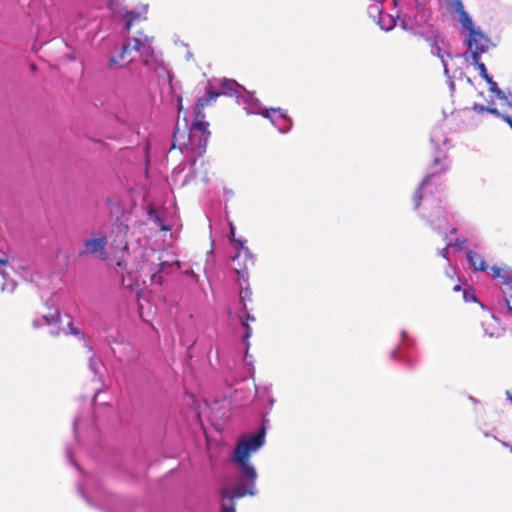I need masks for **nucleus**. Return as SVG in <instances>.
I'll return each instance as SVG.
<instances>
[{"label": "nucleus", "instance_id": "49", "mask_svg": "<svg viewBox=\"0 0 512 512\" xmlns=\"http://www.w3.org/2000/svg\"><path fill=\"white\" fill-rule=\"evenodd\" d=\"M371 1L374 2L373 4L381 5L385 0H371Z\"/></svg>", "mask_w": 512, "mask_h": 512}, {"label": "nucleus", "instance_id": "48", "mask_svg": "<svg viewBox=\"0 0 512 512\" xmlns=\"http://www.w3.org/2000/svg\"><path fill=\"white\" fill-rule=\"evenodd\" d=\"M178 132H179V129L177 128V130L175 131V133L173 135L174 141H178Z\"/></svg>", "mask_w": 512, "mask_h": 512}, {"label": "nucleus", "instance_id": "12", "mask_svg": "<svg viewBox=\"0 0 512 512\" xmlns=\"http://www.w3.org/2000/svg\"><path fill=\"white\" fill-rule=\"evenodd\" d=\"M146 13H147V10L144 7L142 9V11H135V10L127 11V10H125L123 13L121 11H118V12L114 11L113 12V17H114V21L115 22L117 21V17L118 16H122L123 17L124 25H123L121 33H122L123 36H125V35H127L129 33L130 29L136 23L146 19Z\"/></svg>", "mask_w": 512, "mask_h": 512}, {"label": "nucleus", "instance_id": "41", "mask_svg": "<svg viewBox=\"0 0 512 512\" xmlns=\"http://www.w3.org/2000/svg\"><path fill=\"white\" fill-rule=\"evenodd\" d=\"M445 273H446V275H447L448 277L453 278V276H454V274H455V270H454V268L449 267V269H447Z\"/></svg>", "mask_w": 512, "mask_h": 512}, {"label": "nucleus", "instance_id": "45", "mask_svg": "<svg viewBox=\"0 0 512 512\" xmlns=\"http://www.w3.org/2000/svg\"><path fill=\"white\" fill-rule=\"evenodd\" d=\"M506 123L511 127L512 129V117H507L506 118Z\"/></svg>", "mask_w": 512, "mask_h": 512}, {"label": "nucleus", "instance_id": "35", "mask_svg": "<svg viewBox=\"0 0 512 512\" xmlns=\"http://www.w3.org/2000/svg\"><path fill=\"white\" fill-rule=\"evenodd\" d=\"M78 491H79V493L82 495V497H83V498H84L88 503L92 504V502H91L90 498L88 497V495H87V493H86V491H85V489H84V487H83L82 485H79V486H78Z\"/></svg>", "mask_w": 512, "mask_h": 512}, {"label": "nucleus", "instance_id": "38", "mask_svg": "<svg viewBox=\"0 0 512 512\" xmlns=\"http://www.w3.org/2000/svg\"><path fill=\"white\" fill-rule=\"evenodd\" d=\"M66 454H67V457H68L70 463L73 464L77 469H79L78 465L74 462V460L72 458V454H71L70 449L66 450Z\"/></svg>", "mask_w": 512, "mask_h": 512}, {"label": "nucleus", "instance_id": "29", "mask_svg": "<svg viewBox=\"0 0 512 512\" xmlns=\"http://www.w3.org/2000/svg\"><path fill=\"white\" fill-rule=\"evenodd\" d=\"M463 299L465 302H477L473 289H463Z\"/></svg>", "mask_w": 512, "mask_h": 512}, {"label": "nucleus", "instance_id": "24", "mask_svg": "<svg viewBox=\"0 0 512 512\" xmlns=\"http://www.w3.org/2000/svg\"><path fill=\"white\" fill-rule=\"evenodd\" d=\"M383 13L382 6L379 4H372L368 7V15L370 18H372L375 22L380 17V15Z\"/></svg>", "mask_w": 512, "mask_h": 512}, {"label": "nucleus", "instance_id": "33", "mask_svg": "<svg viewBox=\"0 0 512 512\" xmlns=\"http://www.w3.org/2000/svg\"><path fill=\"white\" fill-rule=\"evenodd\" d=\"M504 285V293H512V276L505 280Z\"/></svg>", "mask_w": 512, "mask_h": 512}, {"label": "nucleus", "instance_id": "40", "mask_svg": "<svg viewBox=\"0 0 512 512\" xmlns=\"http://www.w3.org/2000/svg\"><path fill=\"white\" fill-rule=\"evenodd\" d=\"M185 274L189 275L190 277H192L195 281L198 280V276L194 273L193 270H187L185 271Z\"/></svg>", "mask_w": 512, "mask_h": 512}, {"label": "nucleus", "instance_id": "46", "mask_svg": "<svg viewBox=\"0 0 512 512\" xmlns=\"http://www.w3.org/2000/svg\"><path fill=\"white\" fill-rule=\"evenodd\" d=\"M142 309H143V306H142V304L140 303V304H139V312H140L141 317L145 320V318H144V314H143V310H142Z\"/></svg>", "mask_w": 512, "mask_h": 512}, {"label": "nucleus", "instance_id": "11", "mask_svg": "<svg viewBox=\"0 0 512 512\" xmlns=\"http://www.w3.org/2000/svg\"><path fill=\"white\" fill-rule=\"evenodd\" d=\"M466 43L468 47L466 55L469 54L472 61H477V58L488 51L490 39L479 29L468 33Z\"/></svg>", "mask_w": 512, "mask_h": 512}, {"label": "nucleus", "instance_id": "42", "mask_svg": "<svg viewBox=\"0 0 512 512\" xmlns=\"http://www.w3.org/2000/svg\"><path fill=\"white\" fill-rule=\"evenodd\" d=\"M101 394V390L100 389H97L96 393L94 394V397H93V404L96 405V399L99 397V395Z\"/></svg>", "mask_w": 512, "mask_h": 512}, {"label": "nucleus", "instance_id": "8", "mask_svg": "<svg viewBox=\"0 0 512 512\" xmlns=\"http://www.w3.org/2000/svg\"><path fill=\"white\" fill-rule=\"evenodd\" d=\"M415 345L416 340L410 336L406 330H401L400 343L391 350L390 358L392 360L401 362L407 367H414L417 363V360L409 354V350L413 349Z\"/></svg>", "mask_w": 512, "mask_h": 512}, {"label": "nucleus", "instance_id": "28", "mask_svg": "<svg viewBox=\"0 0 512 512\" xmlns=\"http://www.w3.org/2000/svg\"><path fill=\"white\" fill-rule=\"evenodd\" d=\"M63 331L66 334H71V335L79 336L81 338L84 337L83 334L80 332V330L74 326V324H73L71 319H69V321L67 323V327L65 329H63Z\"/></svg>", "mask_w": 512, "mask_h": 512}, {"label": "nucleus", "instance_id": "51", "mask_svg": "<svg viewBox=\"0 0 512 512\" xmlns=\"http://www.w3.org/2000/svg\"><path fill=\"white\" fill-rule=\"evenodd\" d=\"M484 436H485V437H490V436H491V433H490V432H484Z\"/></svg>", "mask_w": 512, "mask_h": 512}, {"label": "nucleus", "instance_id": "10", "mask_svg": "<svg viewBox=\"0 0 512 512\" xmlns=\"http://www.w3.org/2000/svg\"><path fill=\"white\" fill-rule=\"evenodd\" d=\"M149 217L159 226L161 231L179 229V219L173 204L163 207L160 210L150 209Z\"/></svg>", "mask_w": 512, "mask_h": 512}, {"label": "nucleus", "instance_id": "15", "mask_svg": "<svg viewBox=\"0 0 512 512\" xmlns=\"http://www.w3.org/2000/svg\"><path fill=\"white\" fill-rule=\"evenodd\" d=\"M60 322V315L57 309L54 310V312H50L48 314L43 315L41 318H36L33 321L34 327L38 328L44 325H47L50 327L49 333L51 335H59L60 329L58 327V324Z\"/></svg>", "mask_w": 512, "mask_h": 512}, {"label": "nucleus", "instance_id": "30", "mask_svg": "<svg viewBox=\"0 0 512 512\" xmlns=\"http://www.w3.org/2000/svg\"><path fill=\"white\" fill-rule=\"evenodd\" d=\"M251 296H252V292H251V289L249 288V286L244 287V288L241 289V291H240V299L243 302V304H245V301H250L251 300Z\"/></svg>", "mask_w": 512, "mask_h": 512}, {"label": "nucleus", "instance_id": "26", "mask_svg": "<svg viewBox=\"0 0 512 512\" xmlns=\"http://www.w3.org/2000/svg\"><path fill=\"white\" fill-rule=\"evenodd\" d=\"M462 24L468 33L479 30L478 28H475L472 19L465 12L462 14Z\"/></svg>", "mask_w": 512, "mask_h": 512}, {"label": "nucleus", "instance_id": "31", "mask_svg": "<svg viewBox=\"0 0 512 512\" xmlns=\"http://www.w3.org/2000/svg\"><path fill=\"white\" fill-rule=\"evenodd\" d=\"M487 112L490 113V114L495 115L496 117H499V118L503 119L505 122H506V118L510 117L507 114L501 113L497 108L491 107V106H489V108L487 109Z\"/></svg>", "mask_w": 512, "mask_h": 512}, {"label": "nucleus", "instance_id": "25", "mask_svg": "<svg viewBox=\"0 0 512 512\" xmlns=\"http://www.w3.org/2000/svg\"><path fill=\"white\" fill-rule=\"evenodd\" d=\"M495 96L501 101H508V108L512 110V93L499 89L496 91Z\"/></svg>", "mask_w": 512, "mask_h": 512}, {"label": "nucleus", "instance_id": "17", "mask_svg": "<svg viewBox=\"0 0 512 512\" xmlns=\"http://www.w3.org/2000/svg\"><path fill=\"white\" fill-rule=\"evenodd\" d=\"M239 318L242 320V327L244 329L243 343L245 345V350L247 352L248 349H249V345H250L249 344V338L252 335V328L249 326L248 322H254L255 321V317L247 311L246 304H243V311L239 315ZM247 357H248V354L246 353V356H245L246 360H247Z\"/></svg>", "mask_w": 512, "mask_h": 512}, {"label": "nucleus", "instance_id": "3", "mask_svg": "<svg viewBox=\"0 0 512 512\" xmlns=\"http://www.w3.org/2000/svg\"><path fill=\"white\" fill-rule=\"evenodd\" d=\"M265 443V428L256 434H250L240 439L233 451L231 461L236 467L239 483L235 486L222 488V512H236L232 500L246 495L256 494L257 471L250 461L252 454L256 453Z\"/></svg>", "mask_w": 512, "mask_h": 512}, {"label": "nucleus", "instance_id": "36", "mask_svg": "<svg viewBox=\"0 0 512 512\" xmlns=\"http://www.w3.org/2000/svg\"><path fill=\"white\" fill-rule=\"evenodd\" d=\"M487 83L489 84L490 91L493 92L494 94L496 93L497 90H499L497 83L492 79V77H490V82Z\"/></svg>", "mask_w": 512, "mask_h": 512}, {"label": "nucleus", "instance_id": "13", "mask_svg": "<svg viewBox=\"0 0 512 512\" xmlns=\"http://www.w3.org/2000/svg\"><path fill=\"white\" fill-rule=\"evenodd\" d=\"M73 426L76 439H80L84 434L92 435L97 430L96 418L89 414L85 417L78 415L74 420Z\"/></svg>", "mask_w": 512, "mask_h": 512}, {"label": "nucleus", "instance_id": "1", "mask_svg": "<svg viewBox=\"0 0 512 512\" xmlns=\"http://www.w3.org/2000/svg\"><path fill=\"white\" fill-rule=\"evenodd\" d=\"M235 96L236 101L247 114L261 115L282 134L288 133L292 128V120L281 108H264L260 101L244 87L231 79H220L209 82L205 95L198 98L195 106L193 123L189 129L188 142L184 143L187 149L197 156H202L206 150L210 132L209 123L205 121L203 109L215 101L220 95Z\"/></svg>", "mask_w": 512, "mask_h": 512}, {"label": "nucleus", "instance_id": "23", "mask_svg": "<svg viewBox=\"0 0 512 512\" xmlns=\"http://www.w3.org/2000/svg\"><path fill=\"white\" fill-rule=\"evenodd\" d=\"M472 63L476 66L477 70L479 71L480 76L486 82H490L491 76L488 74L485 64L480 62V58H477V61H472Z\"/></svg>", "mask_w": 512, "mask_h": 512}, {"label": "nucleus", "instance_id": "2", "mask_svg": "<svg viewBox=\"0 0 512 512\" xmlns=\"http://www.w3.org/2000/svg\"><path fill=\"white\" fill-rule=\"evenodd\" d=\"M431 0H393L397 10L399 27L413 36L424 39L431 48V54L438 57L443 65L444 74L448 76L446 57L451 53L444 51L445 39L433 22Z\"/></svg>", "mask_w": 512, "mask_h": 512}, {"label": "nucleus", "instance_id": "9", "mask_svg": "<svg viewBox=\"0 0 512 512\" xmlns=\"http://www.w3.org/2000/svg\"><path fill=\"white\" fill-rule=\"evenodd\" d=\"M158 263L146 264L143 263L140 267V272L150 277L152 283L161 285L163 282L162 274L170 273L174 267L180 269L179 261H168L163 258V256H158Z\"/></svg>", "mask_w": 512, "mask_h": 512}, {"label": "nucleus", "instance_id": "19", "mask_svg": "<svg viewBox=\"0 0 512 512\" xmlns=\"http://www.w3.org/2000/svg\"><path fill=\"white\" fill-rule=\"evenodd\" d=\"M7 264H8L7 259L0 257V267H2L0 269V274H1L2 278L4 279V282L1 285V290L3 292L11 293L15 290L17 284L13 279H8L9 273L6 270Z\"/></svg>", "mask_w": 512, "mask_h": 512}, {"label": "nucleus", "instance_id": "55", "mask_svg": "<svg viewBox=\"0 0 512 512\" xmlns=\"http://www.w3.org/2000/svg\"><path fill=\"white\" fill-rule=\"evenodd\" d=\"M109 8H110V10H113V4L112 3L109 5Z\"/></svg>", "mask_w": 512, "mask_h": 512}, {"label": "nucleus", "instance_id": "4", "mask_svg": "<svg viewBox=\"0 0 512 512\" xmlns=\"http://www.w3.org/2000/svg\"><path fill=\"white\" fill-rule=\"evenodd\" d=\"M431 144L434 147L433 171L427 175L421 182L414 195V207L418 209L421 200H424L425 206L431 205L435 199L434 194L440 195L438 176L445 173L449 168V161L446 152L449 149V139L442 127H435L431 132Z\"/></svg>", "mask_w": 512, "mask_h": 512}, {"label": "nucleus", "instance_id": "56", "mask_svg": "<svg viewBox=\"0 0 512 512\" xmlns=\"http://www.w3.org/2000/svg\"><path fill=\"white\" fill-rule=\"evenodd\" d=\"M206 180H207V178H206V176H204V177L202 178V181H204V182H205Z\"/></svg>", "mask_w": 512, "mask_h": 512}, {"label": "nucleus", "instance_id": "20", "mask_svg": "<svg viewBox=\"0 0 512 512\" xmlns=\"http://www.w3.org/2000/svg\"><path fill=\"white\" fill-rule=\"evenodd\" d=\"M466 257L470 265L474 268V270H479L483 272L488 271L489 267L481 254L470 250L467 252Z\"/></svg>", "mask_w": 512, "mask_h": 512}, {"label": "nucleus", "instance_id": "54", "mask_svg": "<svg viewBox=\"0 0 512 512\" xmlns=\"http://www.w3.org/2000/svg\"><path fill=\"white\" fill-rule=\"evenodd\" d=\"M46 305H47V307H48V309H49V310H51V309H52V306H50L48 303H46Z\"/></svg>", "mask_w": 512, "mask_h": 512}, {"label": "nucleus", "instance_id": "14", "mask_svg": "<svg viewBox=\"0 0 512 512\" xmlns=\"http://www.w3.org/2000/svg\"><path fill=\"white\" fill-rule=\"evenodd\" d=\"M107 239L105 236H97L90 239L84 240L85 249L80 254H91L97 255L100 259H108V254L105 251Z\"/></svg>", "mask_w": 512, "mask_h": 512}, {"label": "nucleus", "instance_id": "52", "mask_svg": "<svg viewBox=\"0 0 512 512\" xmlns=\"http://www.w3.org/2000/svg\"><path fill=\"white\" fill-rule=\"evenodd\" d=\"M479 304H480V307H481L483 310H485V309H486V306H485L484 304H482V303H479Z\"/></svg>", "mask_w": 512, "mask_h": 512}, {"label": "nucleus", "instance_id": "50", "mask_svg": "<svg viewBox=\"0 0 512 512\" xmlns=\"http://www.w3.org/2000/svg\"><path fill=\"white\" fill-rule=\"evenodd\" d=\"M453 290H454L455 292H458V291H460V290H461V286H460V285H456V286H454Z\"/></svg>", "mask_w": 512, "mask_h": 512}, {"label": "nucleus", "instance_id": "53", "mask_svg": "<svg viewBox=\"0 0 512 512\" xmlns=\"http://www.w3.org/2000/svg\"><path fill=\"white\" fill-rule=\"evenodd\" d=\"M502 105H505L508 107V101H502Z\"/></svg>", "mask_w": 512, "mask_h": 512}, {"label": "nucleus", "instance_id": "34", "mask_svg": "<svg viewBox=\"0 0 512 512\" xmlns=\"http://www.w3.org/2000/svg\"><path fill=\"white\" fill-rule=\"evenodd\" d=\"M505 302L508 310L512 313V293H505Z\"/></svg>", "mask_w": 512, "mask_h": 512}, {"label": "nucleus", "instance_id": "37", "mask_svg": "<svg viewBox=\"0 0 512 512\" xmlns=\"http://www.w3.org/2000/svg\"><path fill=\"white\" fill-rule=\"evenodd\" d=\"M490 270H491V273H492V275L494 277H500L501 276V269L499 267L493 266V267L490 268Z\"/></svg>", "mask_w": 512, "mask_h": 512}, {"label": "nucleus", "instance_id": "6", "mask_svg": "<svg viewBox=\"0 0 512 512\" xmlns=\"http://www.w3.org/2000/svg\"><path fill=\"white\" fill-rule=\"evenodd\" d=\"M434 199L435 201L431 205L425 206V204L423 203L424 210H427L428 208H433V211L428 214L423 212L422 215L423 217H428L433 229L436 230L439 234L443 235V239L446 242V247L439 250V255L445 258L450 263V258L448 256L449 249H464L466 240L452 238L451 235L456 233V228L453 227L450 222L452 216L446 211V209L443 206L439 205L442 202L440 195L437 198L434 196Z\"/></svg>", "mask_w": 512, "mask_h": 512}, {"label": "nucleus", "instance_id": "22", "mask_svg": "<svg viewBox=\"0 0 512 512\" xmlns=\"http://www.w3.org/2000/svg\"><path fill=\"white\" fill-rule=\"evenodd\" d=\"M256 393L260 399L261 398L267 399L268 410H271L275 403V399L271 393V385L256 386Z\"/></svg>", "mask_w": 512, "mask_h": 512}, {"label": "nucleus", "instance_id": "47", "mask_svg": "<svg viewBox=\"0 0 512 512\" xmlns=\"http://www.w3.org/2000/svg\"><path fill=\"white\" fill-rule=\"evenodd\" d=\"M178 104H179V112L182 110V98L181 97H178Z\"/></svg>", "mask_w": 512, "mask_h": 512}, {"label": "nucleus", "instance_id": "43", "mask_svg": "<svg viewBox=\"0 0 512 512\" xmlns=\"http://www.w3.org/2000/svg\"><path fill=\"white\" fill-rule=\"evenodd\" d=\"M501 444H502L504 447L509 448V450L512 452V445H510L509 443H507V442H505V441H501Z\"/></svg>", "mask_w": 512, "mask_h": 512}, {"label": "nucleus", "instance_id": "21", "mask_svg": "<svg viewBox=\"0 0 512 512\" xmlns=\"http://www.w3.org/2000/svg\"><path fill=\"white\" fill-rule=\"evenodd\" d=\"M376 23L382 30L388 32L392 30L396 26V24L399 25V20L397 16L395 18L390 14L382 13L380 17H378V19L376 20Z\"/></svg>", "mask_w": 512, "mask_h": 512}, {"label": "nucleus", "instance_id": "44", "mask_svg": "<svg viewBox=\"0 0 512 512\" xmlns=\"http://www.w3.org/2000/svg\"><path fill=\"white\" fill-rule=\"evenodd\" d=\"M468 398H469V400H470L473 404H478V403H479V400H478V399H476V398H475V397H473V396H469Z\"/></svg>", "mask_w": 512, "mask_h": 512}, {"label": "nucleus", "instance_id": "5", "mask_svg": "<svg viewBox=\"0 0 512 512\" xmlns=\"http://www.w3.org/2000/svg\"><path fill=\"white\" fill-rule=\"evenodd\" d=\"M153 37L138 32L135 37L129 38L121 48L118 55L112 56L109 60V67H121L140 59L146 69V73H155L160 75L166 72V69L160 59L156 56L153 47Z\"/></svg>", "mask_w": 512, "mask_h": 512}, {"label": "nucleus", "instance_id": "27", "mask_svg": "<svg viewBox=\"0 0 512 512\" xmlns=\"http://www.w3.org/2000/svg\"><path fill=\"white\" fill-rule=\"evenodd\" d=\"M89 368L95 375L101 374V362L94 355L89 359Z\"/></svg>", "mask_w": 512, "mask_h": 512}, {"label": "nucleus", "instance_id": "39", "mask_svg": "<svg viewBox=\"0 0 512 512\" xmlns=\"http://www.w3.org/2000/svg\"><path fill=\"white\" fill-rule=\"evenodd\" d=\"M448 78V85H449V88L450 90L453 92L455 90V84H454V81L452 80V77L448 74V76H446Z\"/></svg>", "mask_w": 512, "mask_h": 512}, {"label": "nucleus", "instance_id": "16", "mask_svg": "<svg viewBox=\"0 0 512 512\" xmlns=\"http://www.w3.org/2000/svg\"><path fill=\"white\" fill-rule=\"evenodd\" d=\"M127 233H128V225L117 222L115 223L112 234H115V238L113 239V243L115 244L116 248L121 249L123 251H126L128 249V242H127Z\"/></svg>", "mask_w": 512, "mask_h": 512}, {"label": "nucleus", "instance_id": "32", "mask_svg": "<svg viewBox=\"0 0 512 512\" xmlns=\"http://www.w3.org/2000/svg\"><path fill=\"white\" fill-rule=\"evenodd\" d=\"M488 108H489V106H484L482 104H477V103L472 106V110L479 114L487 112Z\"/></svg>", "mask_w": 512, "mask_h": 512}, {"label": "nucleus", "instance_id": "7", "mask_svg": "<svg viewBox=\"0 0 512 512\" xmlns=\"http://www.w3.org/2000/svg\"><path fill=\"white\" fill-rule=\"evenodd\" d=\"M230 226V242L234 245L237 250L236 254L232 257L233 269L234 271L243 278L244 281L248 279V265L254 264V257L251 251L247 246H245L246 241L243 239L235 238V227L232 223H229Z\"/></svg>", "mask_w": 512, "mask_h": 512}, {"label": "nucleus", "instance_id": "18", "mask_svg": "<svg viewBox=\"0 0 512 512\" xmlns=\"http://www.w3.org/2000/svg\"><path fill=\"white\" fill-rule=\"evenodd\" d=\"M489 313V319L482 321V328L484 331V334L486 336H489L491 338H498L502 334V330L499 327V324L497 320L495 319L494 315L492 313Z\"/></svg>", "mask_w": 512, "mask_h": 512}]
</instances>
